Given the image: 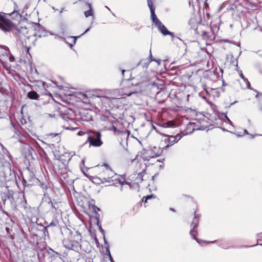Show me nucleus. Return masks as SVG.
Here are the masks:
<instances>
[{
  "mask_svg": "<svg viewBox=\"0 0 262 262\" xmlns=\"http://www.w3.org/2000/svg\"><path fill=\"white\" fill-rule=\"evenodd\" d=\"M260 111H262V106H261V107H260Z\"/></svg>",
  "mask_w": 262,
  "mask_h": 262,
  "instance_id": "47",
  "label": "nucleus"
},
{
  "mask_svg": "<svg viewBox=\"0 0 262 262\" xmlns=\"http://www.w3.org/2000/svg\"><path fill=\"white\" fill-rule=\"evenodd\" d=\"M200 221V216L199 215H195L191 223V226H193L192 229L190 231V234L192 236L193 238L198 243H200L199 239L196 238V235L198 233L196 229L198 227V224Z\"/></svg>",
  "mask_w": 262,
  "mask_h": 262,
  "instance_id": "7",
  "label": "nucleus"
},
{
  "mask_svg": "<svg viewBox=\"0 0 262 262\" xmlns=\"http://www.w3.org/2000/svg\"><path fill=\"white\" fill-rule=\"evenodd\" d=\"M170 210L172 211H174V210L173 208H170Z\"/></svg>",
  "mask_w": 262,
  "mask_h": 262,
  "instance_id": "41",
  "label": "nucleus"
},
{
  "mask_svg": "<svg viewBox=\"0 0 262 262\" xmlns=\"http://www.w3.org/2000/svg\"><path fill=\"white\" fill-rule=\"evenodd\" d=\"M164 137H165V141L167 143V144L164 147L165 148L172 146L182 138V136L180 134H177L176 136H169L166 135Z\"/></svg>",
  "mask_w": 262,
  "mask_h": 262,
  "instance_id": "8",
  "label": "nucleus"
},
{
  "mask_svg": "<svg viewBox=\"0 0 262 262\" xmlns=\"http://www.w3.org/2000/svg\"><path fill=\"white\" fill-rule=\"evenodd\" d=\"M0 60L2 62L7 61L13 62L15 60L14 56L6 46H0Z\"/></svg>",
  "mask_w": 262,
  "mask_h": 262,
  "instance_id": "5",
  "label": "nucleus"
},
{
  "mask_svg": "<svg viewBox=\"0 0 262 262\" xmlns=\"http://www.w3.org/2000/svg\"><path fill=\"white\" fill-rule=\"evenodd\" d=\"M148 6L150 9L151 13V19L152 22L155 24V26L159 24L160 20L157 18L155 14V8L154 6V0H147Z\"/></svg>",
  "mask_w": 262,
  "mask_h": 262,
  "instance_id": "9",
  "label": "nucleus"
},
{
  "mask_svg": "<svg viewBox=\"0 0 262 262\" xmlns=\"http://www.w3.org/2000/svg\"><path fill=\"white\" fill-rule=\"evenodd\" d=\"M202 35L204 39H206V40H211V39L210 38L209 35H208V33L206 31H203Z\"/></svg>",
  "mask_w": 262,
  "mask_h": 262,
  "instance_id": "19",
  "label": "nucleus"
},
{
  "mask_svg": "<svg viewBox=\"0 0 262 262\" xmlns=\"http://www.w3.org/2000/svg\"><path fill=\"white\" fill-rule=\"evenodd\" d=\"M83 134H84V132H79L78 133V135L79 136H82L83 135Z\"/></svg>",
  "mask_w": 262,
  "mask_h": 262,
  "instance_id": "30",
  "label": "nucleus"
},
{
  "mask_svg": "<svg viewBox=\"0 0 262 262\" xmlns=\"http://www.w3.org/2000/svg\"><path fill=\"white\" fill-rule=\"evenodd\" d=\"M222 247H223V248H224V249H227V248H228V247H227L223 246H222Z\"/></svg>",
  "mask_w": 262,
  "mask_h": 262,
  "instance_id": "43",
  "label": "nucleus"
},
{
  "mask_svg": "<svg viewBox=\"0 0 262 262\" xmlns=\"http://www.w3.org/2000/svg\"><path fill=\"white\" fill-rule=\"evenodd\" d=\"M40 186L41 187V188L43 190H47L49 187L47 185L44 184V183H40Z\"/></svg>",
  "mask_w": 262,
  "mask_h": 262,
  "instance_id": "23",
  "label": "nucleus"
},
{
  "mask_svg": "<svg viewBox=\"0 0 262 262\" xmlns=\"http://www.w3.org/2000/svg\"><path fill=\"white\" fill-rule=\"evenodd\" d=\"M103 165L106 167V170L104 172V173L107 175V177L103 178L104 179H105L106 181L108 182L113 181L111 179L113 177L115 173L109 168L107 164H104Z\"/></svg>",
  "mask_w": 262,
  "mask_h": 262,
  "instance_id": "14",
  "label": "nucleus"
},
{
  "mask_svg": "<svg viewBox=\"0 0 262 262\" xmlns=\"http://www.w3.org/2000/svg\"><path fill=\"white\" fill-rule=\"evenodd\" d=\"M106 252L107 254V255H108V256H109L110 260L111 262H115V261H114V259H113V257H112V256H111V254L110 251V250H109V249H107V250H106Z\"/></svg>",
  "mask_w": 262,
  "mask_h": 262,
  "instance_id": "22",
  "label": "nucleus"
},
{
  "mask_svg": "<svg viewBox=\"0 0 262 262\" xmlns=\"http://www.w3.org/2000/svg\"><path fill=\"white\" fill-rule=\"evenodd\" d=\"M202 35L204 39H206V40H211V39L210 38L209 35H208V33L206 31H203Z\"/></svg>",
  "mask_w": 262,
  "mask_h": 262,
  "instance_id": "20",
  "label": "nucleus"
},
{
  "mask_svg": "<svg viewBox=\"0 0 262 262\" xmlns=\"http://www.w3.org/2000/svg\"><path fill=\"white\" fill-rule=\"evenodd\" d=\"M258 97V94H256V97Z\"/></svg>",
  "mask_w": 262,
  "mask_h": 262,
  "instance_id": "49",
  "label": "nucleus"
},
{
  "mask_svg": "<svg viewBox=\"0 0 262 262\" xmlns=\"http://www.w3.org/2000/svg\"><path fill=\"white\" fill-rule=\"evenodd\" d=\"M172 123L171 122H167V124L169 125V126H170L171 124H172Z\"/></svg>",
  "mask_w": 262,
  "mask_h": 262,
  "instance_id": "35",
  "label": "nucleus"
},
{
  "mask_svg": "<svg viewBox=\"0 0 262 262\" xmlns=\"http://www.w3.org/2000/svg\"><path fill=\"white\" fill-rule=\"evenodd\" d=\"M262 236V233H258L257 235L258 237H261Z\"/></svg>",
  "mask_w": 262,
  "mask_h": 262,
  "instance_id": "33",
  "label": "nucleus"
},
{
  "mask_svg": "<svg viewBox=\"0 0 262 262\" xmlns=\"http://www.w3.org/2000/svg\"><path fill=\"white\" fill-rule=\"evenodd\" d=\"M243 82L245 83L244 88L251 90V84L248 79L247 78L243 79Z\"/></svg>",
  "mask_w": 262,
  "mask_h": 262,
  "instance_id": "18",
  "label": "nucleus"
},
{
  "mask_svg": "<svg viewBox=\"0 0 262 262\" xmlns=\"http://www.w3.org/2000/svg\"><path fill=\"white\" fill-rule=\"evenodd\" d=\"M156 27H157L159 29V30L164 35H169L171 36H173V33L169 31L166 27L162 24L161 22H160L159 24H157L156 26Z\"/></svg>",
  "mask_w": 262,
  "mask_h": 262,
  "instance_id": "12",
  "label": "nucleus"
},
{
  "mask_svg": "<svg viewBox=\"0 0 262 262\" xmlns=\"http://www.w3.org/2000/svg\"><path fill=\"white\" fill-rule=\"evenodd\" d=\"M110 130L113 131L115 136L120 138L122 141L127 140L130 134L128 130L126 129H118L114 125L110 127Z\"/></svg>",
  "mask_w": 262,
  "mask_h": 262,
  "instance_id": "6",
  "label": "nucleus"
},
{
  "mask_svg": "<svg viewBox=\"0 0 262 262\" xmlns=\"http://www.w3.org/2000/svg\"><path fill=\"white\" fill-rule=\"evenodd\" d=\"M58 135V134L51 133L49 135V136L54 138Z\"/></svg>",
  "mask_w": 262,
  "mask_h": 262,
  "instance_id": "26",
  "label": "nucleus"
},
{
  "mask_svg": "<svg viewBox=\"0 0 262 262\" xmlns=\"http://www.w3.org/2000/svg\"><path fill=\"white\" fill-rule=\"evenodd\" d=\"M42 85L45 88V85H46V83L44 81H41Z\"/></svg>",
  "mask_w": 262,
  "mask_h": 262,
  "instance_id": "31",
  "label": "nucleus"
},
{
  "mask_svg": "<svg viewBox=\"0 0 262 262\" xmlns=\"http://www.w3.org/2000/svg\"><path fill=\"white\" fill-rule=\"evenodd\" d=\"M195 20L194 19H190L189 21V25L190 26V28L192 29H193V30H196V28L195 27V26L194 25V26H191V24H193L195 23Z\"/></svg>",
  "mask_w": 262,
  "mask_h": 262,
  "instance_id": "21",
  "label": "nucleus"
},
{
  "mask_svg": "<svg viewBox=\"0 0 262 262\" xmlns=\"http://www.w3.org/2000/svg\"><path fill=\"white\" fill-rule=\"evenodd\" d=\"M27 97L32 100H37L39 98V95L34 91L28 92Z\"/></svg>",
  "mask_w": 262,
  "mask_h": 262,
  "instance_id": "15",
  "label": "nucleus"
},
{
  "mask_svg": "<svg viewBox=\"0 0 262 262\" xmlns=\"http://www.w3.org/2000/svg\"><path fill=\"white\" fill-rule=\"evenodd\" d=\"M121 185H122V187H122V186H123V183H121ZM121 190H122V188H121Z\"/></svg>",
  "mask_w": 262,
  "mask_h": 262,
  "instance_id": "45",
  "label": "nucleus"
},
{
  "mask_svg": "<svg viewBox=\"0 0 262 262\" xmlns=\"http://www.w3.org/2000/svg\"><path fill=\"white\" fill-rule=\"evenodd\" d=\"M9 15L11 17V18L13 19L18 20L21 17V14L20 13V10L18 8V6L17 5L16 3H14V8L13 11L9 14Z\"/></svg>",
  "mask_w": 262,
  "mask_h": 262,
  "instance_id": "13",
  "label": "nucleus"
},
{
  "mask_svg": "<svg viewBox=\"0 0 262 262\" xmlns=\"http://www.w3.org/2000/svg\"><path fill=\"white\" fill-rule=\"evenodd\" d=\"M154 164V163H149V164ZM144 164L146 166L147 165H148V164H147V163H145Z\"/></svg>",
  "mask_w": 262,
  "mask_h": 262,
  "instance_id": "36",
  "label": "nucleus"
},
{
  "mask_svg": "<svg viewBox=\"0 0 262 262\" xmlns=\"http://www.w3.org/2000/svg\"><path fill=\"white\" fill-rule=\"evenodd\" d=\"M79 37V36H78V37ZM73 38H74V43H75L78 37L74 36V37H73Z\"/></svg>",
  "mask_w": 262,
  "mask_h": 262,
  "instance_id": "29",
  "label": "nucleus"
},
{
  "mask_svg": "<svg viewBox=\"0 0 262 262\" xmlns=\"http://www.w3.org/2000/svg\"><path fill=\"white\" fill-rule=\"evenodd\" d=\"M146 170L143 168L141 172H138L137 179L141 182L143 181V176L145 174Z\"/></svg>",
  "mask_w": 262,
  "mask_h": 262,
  "instance_id": "16",
  "label": "nucleus"
},
{
  "mask_svg": "<svg viewBox=\"0 0 262 262\" xmlns=\"http://www.w3.org/2000/svg\"><path fill=\"white\" fill-rule=\"evenodd\" d=\"M238 74H239V75L240 77L242 79H244V78H245V77L243 75V72H242V71L241 70L238 71Z\"/></svg>",
  "mask_w": 262,
  "mask_h": 262,
  "instance_id": "24",
  "label": "nucleus"
},
{
  "mask_svg": "<svg viewBox=\"0 0 262 262\" xmlns=\"http://www.w3.org/2000/svg\"><path fill=\"white\" fill-rule=\"evenodd\" d=\"M45 201L51 205L50 210L54 212H57L59 208V205L58 202L54 200L52 201L51 198L48 196L45 197Z\"/></svg>",
  "mask_w": 262,
  "mask_h": 262,
  "instance_id": "10",
  "label": "nucleus"
},
{
  "mask_svg": "<svg viewBox=\"0 0 262 262\" xmlns=\"http://www.w3.org/2000/svg\"><path fill=\"white\" fill-rule=\"evenodd\" d=\"M208 7H209V5L207 3V1H206L204 4V9H207Z\"/></svg>",
  "mask_w": 262,
  "mask_h": 262,
  "instance_id": "27",
  "label": "nucleus"
},
{
  "mask_svg": "<svg viewBox=\"0 0 262 262\" xmlns=\"http://www.w3.org/2000/svg\"><path fill=\"white\" fill-rule=\"evenodd\" d=\"M245 132L247 134H248L247 130H245Z\"/></svg>",
  "mask_w": 262,
  "mask_h": 262,
  "instance_id": "48",
  "label": "nucleus"
},
{
  "mask_svg": "<svg viewBox=\"0 0 262 262\" xmlns=\"http://www.w3.org/2000/svg\"><path fill=\"white\" fill-rule=\"evenodd\" d=\"M81 234L79 232H76V234L71 235L69 237L64 238L63 240V244L66 248L78 251L81 249Z\"/></svg>",
  "mask_w": 262,
  "mask_h": 262,
  "instance_id": "2",
  "label": "nucleus"
},
{
  "mask_svg": "<svg viewBox=\"0 0 262 262\" xmlns=\"http://www.w3.org/2000/svg\"><path fill=\"white\" fill-rule=\"evenodd\" d=\"M205 243H213L214 242H206V241H205Z\"/></svg>",
  "mask_w": 262,
  "mask_h": 262,
  "instance_id": "42",
  "label": "nucleus"
},
{
  "mask_svg": "<svg viewBox=\"0 0 262 262\" xmlns=\"http://www.w3.org/2000/svg\"><path fill=\"white\" fill-rule=\"evenodd\" d=\"M138 158V156H137V158H135L133 161H132V163H134L136 162V159Z\"/></svg>",
  "mask_w": 262,
  "mask_h": 262,
  "instance_id": "34",
  "label": "nucleus"
},
{
  "mask_svg": "<svg viewBox=\"0 0 262 262\" xmlns=\"http://www.w3.org/2000/svg\"><path fill=\"white\" fill-rule=\"evenodd\" d=\"M88 7H89V10L84 12V15L86 17H88L93 15V10L92 9L91 4L90 3L86 4Z\"/></svg>",
  "mask_w": 262,
  "mask_h": 262,
  "instance_id": "17",
  "label": "nucleus"
},
{
  "mask_svg": "<svg viewBox=\"0 0 262 262\" xmlns=\"http://www.w3.org/2000/svg\"><path fill=\"white\" fill-rule=\"evenodd\" d=\"M152 152L150 150H143L141 152V156L139 158L140 161L148 162L151 159L154 158V157L151 156Z\"/></svg>",
  "mask_w": 262,
  "mask_h": 262,
  "instance_id": "11",
  "label": "nucleus"
},
{
  "mask_svg": "<svg viewBox=\"0 0 262 262\" xmlns=\"http://www.w3.org/2000/svg\"><path fill=\"white\" fill-rule=\"evenodd\" d=\"M125 72V70H123L122 71V74H123V75L124 74V73Z\"/></svg>",
  "mask_w": 262,
  "mask_h": 262,
  "instance_id": "39",
  "label": "nucleus"
},
{
  "mask_svg": "<svg viewBox=\"0 0 262 262\" xmlns=\"http://www.w3.org/2000/svg\"><path fill=\"white\" fill-rule=\"evenodd\" d=\"M89 30H90V28L87 29L85 30V31L83 33H82V34H81V35H83L84 34H85V33H86L87 32H88Z\"/></svg>",
  "mask_w": 262,
  "mask_h": 262,
  "instance_id": "32",
  "label": "nucleus"
},
{
  "mask_svg": "<svg viewBox=\"0 0 262 262\" xmlns=\"http://www.w3.org/2000/svg\"><path fill=\"white\" fill-rule=\"evenodd\" d=\"M6 231H7L8 232H9V229L8 227H7V228H6Z\"/></svg>",
  "mask_w": 262,
  "mask_h": 262,
  "instance_id": "38",
  "label": "nucleus"
},
{
  "mask_svg": "<svg viewBox=\"0 0 262 262\" xmlns=\"http://www.w3.org/2000/svg\"><path fill=\"white\" fill-rule=\"evenodd\" d=\"M156 162H159V160H157L156 161Z\"/></svg>",
  "mask_w": 262,
  "mask_h": 262,
  "instance_id": "50",
  "label": "nucleus"
},
{
  "mask_svg": "<svg viewBox=\"0 0 262 262\" xmlns=\"http://www.w3.org/2000/svg\"><path fill=\"white\" fill-rule=\"evenodd\" d=\"M92 208L94 210L95 212H96L97 211L100 210V209L98 207H97L94 205L92 206Z\"/></svg>",
  "mask_w": 262,
  "mask_h": 262,
  "instance_id": "25",
  "label": "nucleus"
},
{
  "mask_svg": "<svg viewBox=\"0 0 262 262\" xmlns=\"http://www.w3.org/2000/svg\"><path fill=\"white\" fill-rule=\"evenodd\" d=\"M131 94H132V93H130L125 94V95H126L127 96H129Z\"/></svg>",
  "mask_w": 262,
  "mask_h": 262,
  "instance_id": "37",
  "label": "nucleus"
},
{
  "mask_svg": "<svg viewBox=\"0 0 262 262\" xmlns=\"http://www.w3.org/2000/svg\"><path fill=\"white\" fill-rule=\"evenodd\" d=\"M4 213H5L7 215H8V214L7 212H5Z\"/></svg>",
  "mask_w": 262,
  "mask_h": 262,
  "instance_id": "46",
  "label": "nucleus"
},
{
  "mask_svg": "<svg viewBox=\"0 0 262 262\" xmlns=\"http://www.w3.org/2000/svg\"><path fill=\"white\" fill-rule=\"evenodd\" d=\"M101 137V134L100 132L93 131L90 132L88 137V142L91 146L94 147H100L103 144Z\"/></svg>",
  "mask_w": 262,
  "mask_h": 262,
  "instance_id": "4",
  "label": "nucleus"
},
{
  "mask_svg": "<svg viewBox=\"0 0 262 262\" xmlns=\"http://www.w3.org/2000/svg\"><path fill=\"white\" fill-rule=\"evenodd\" d=\"M0 29L5 32L12 31L16 37L17 43L26 47L28 52L29 51L30 47L27 46V40L31 36L29 34L26 27L17 28L10 20L0 15Z\"/></svg>",
  "mask_w": 262,
  "mask_h": 262,
  "instance_id": "1",
  "label": "nucleus"
},
{
  "mask_svg": "<svg viewBox=\"0 0 262 262\" xmlns=\"http://www.w3.org/2000/svg\"><path fill=\"white\" fill-rule=\"evenodd\" d=\"M55 254L56 255H60V254L59 253H58L57 252H55Z\"/></svg>",
  "mask_w": 262,
  "mask_h": 262,
  "instance_id": "40",
  "label": "nucleus"
},
{
  "mask_svg": "<svg viewBox=\"0 0 262 262\" xmlns=\"http://www.w3.org/2000/svg\"><path fill=\"white\" fill-rule=\"evenodd\" d=\"M152 198V194L151 195H147L146 196V199H145V202H146L147 200L148 199H150Z\"/></svg>",
  "mask_w": 262,
  "mask_h": 262,
  "instance_id": "28",
  "label": "nucleus"
},
{
  "mask_svg": "<svg viewBox=\"0 0 262 262\" xmlns=\"http://www.w3.org/2000/svg\"><path fill=\"white\" fill-rule=\"evenodd\" d=\"M19 192L9 190L8 187H5V190H3L1 193L3 204L5 205L6 201L9 200L13 207L16 208L17 206L16 203L19 199Z\"/></svg>",
  "mask_w": 262,
  "mask_h": 262,
  "instance_id": "3",
  "label": "nucleus"
},
{
  "mask_svg": "<svg viewBox=\"0 0 262 262\" xmlns=\"http://www.w3.org/2000/svg\"><path fill=\"white\" fill-rule=\"evenodd\" d=\"M151 51H150V57L151 58Z\"/></svg>",
  "mask_w": 262,
  "mask_h": 262,
  "instance_id": "44",
  "label": "nucleus"
}]
</instances>
